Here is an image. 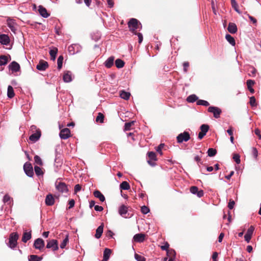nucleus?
I'll list each match as a JSON object with an SVG mask.
<instances>
[{
  "label": "nucleus",
  "instance_id": "41",
  "mask_svg": "<svg viewBox=\"0 0 261 261\" xmlns=\"http://www.w3.org/2000/svg\"><path fill=\"white\" fill-rule=\"evenodd\" d=\"M120 187L123 190H129L130 189V186L127 181H123L120 185Z\"/></svg>",
  "mask_w": 261,
  "mask_h": 261
},
{
  "label": "nucleus",
  "instance_id": "50",
  "mask_svg": "<svg viewBox=\"0 0 261 261\" xmlns=\"http://www.w3.org/2000/svg\"><path fill=\"white\" fill-rule=\"evenodd\" d=\"M232 158L236 163H240V155L238 153H233Z\"/></svg>",
  "mask_w": 261,
  "mask_h": 261
},
{
  "label": "nucleus",
  "instance_id": "18",
  "mask_svg": "<svg viewBox=\"0 0 261 261\" xmlns=\"http://www.w3.org/2000/svg\"><path fill=\"white\" fill-rule=\"evenodd\" d=\"M148 159L147 160V163H151V161H157L156 153L153 151H149L147 153Z\"/></svg>",
  "mask_w": 261,
  "mask_h": 261
},
{
  "label": "nucleus",
  "instance_id": "60",
  "mask_svg": "<svg viewBox=\"0 0 261 261\" xmlns=\"http://www.w3.org/2000/svg\"><path fill=\"white\" fill-rule=\"evenodd\" d=\"M169 244L167 243V242H166L164 245L162 246L161 247V249L163 250H166V251H167V250H169Z\"/></svg>",
  "mask_w": 261,
  "mask_h": 261
},
{
  "label": "nucleus",
  "instance_id": "10",
  "mask_svg": "<svg viewBox=\"0 0 261 261\" xmlns=\"http://www.w3.org/2000/svg\"><path fill=\"white\" fill-rule=\"evenodd\" d=\"M254 230V227L253 226H251L247 230L246 233L244 236L245 241L249 243L251 239V237Z\"/></svg>",
  "mask_w": 261,
  "mask_h": 261
},
{
  "label": "nucleus",
  "instance_id": "37",
  "mask_svg": "<svg viewBox=\"0 0 261 261\" xmlns=\"http://www.w3.org/2000/svg\"><path fill=\"white\" fill-rule=\"evenodd\" d=\"M57 51L58 49L56 48L49 50V53L50 56L51 60L54 61L56 59Z\"/></svg>",
  "mask_w": 261,
  "mask_h": 261
},
{
  "label": "nucleus",
  "instance_id": "25",
  "mask_svg": "<svg viewBox=\"0 0 261 261\" xmlns=\"http://www.w3.org/2000/svg\"><path fill=\"white\" fill-rule=\"evenodd\" d=\"M228 32L231 34H234L237 31V27L235 23H229L227 28Z\"/></svg>",
  "mask_w": 261,
  "mask_h": 261
},
{
  "label": "nucleus",
  "instance_id": "57",
  "mask_svg": "<svg viewBox=\"0 0 261 261\" xmlns=\"http://www.w3.org/2000/svg\"><path fill=\"white\" fill-rule=\"evenodd\" d=\"M175 42H178L177 39L173 37L170 39V43L171 46L175 47L176 45Z\"/></svg>",
  "mask_w": 261,
  "mask_h": 261
},
{
  "label": "nucleus",
  "instance_id": "38",
  "mask_svg": "<svg viewBox=\"0 0 261 261\" xmlns=\"http://www.w3.org/2000/svg\"><path fill=\"white\" fill-rule=\"evenodd\" d=\"M8 63V58L5 55L0 56V66L5 65Z\"/></svg>",
  "mask_w": 261,
  "mask_h": 261
},
{
  "label": "nucleus",
  "instance_id": "20",
  "mask_svg": "<svg viewBox=\"0 0 261 261\" xmlns=\"http://www.w3.org/2000/svg\"><path fill=\"white\" fill-rule=\"evenodd\" d=\"M104 225L103 223H101V225L98 227V228L96 230V233L95 234V237L97 239H99L101 237L103 230Z\"/></svg>",
  "mask_w": 261,
  "mask_h": 261
},
{
  "label": "nucleus",
  "instance_id": "54",
  "mask_svg": "<svg viewBox=\"0 0 261 261\" xmlns=\"http://www.w3.org/2000/svg\"><path fill=\"white\" fill-rule=\"evenodd\" d=\"M149 212V208L146 206H143L141 207V212L143 214H147Z\"/></svg>",
  "mask_w": 261,
  "mask_h": 261
},
{
  "label": "nucleus",
  "instance_id": "58",
  "mask_svg": "<svg viewBox=\"0 0 261 261\" xmlns=\"http://www.w3.org/2000/svg\"><path fill=\"white\" fill-rule=\"evenodd\" d=\"M34 163H42L41 159L37 155L34 156Z\"/></svg>",
  "mask_w": 261,
  "mask_h": 261
},
{
  "label": "nucleus",
  "instance_id": "52",
  "mask_svg": "<svg viewBox=\"0 0 261 261\" xmlns=\"http://www.w3.org/2000/svg\"><path fill=\"white\" fill-rule=\"evenodd\" d=\"M164 144L161 143L156 148V151L158 152L160 155L162 154V150L164 146Z\"/></svg>",
  "mask_w": 261,
  "mask_h": 261
},
{
  "label": "nucleus",
  "instance_id": "16",
  "mask_svg": "<svg viewBox=\"0 0 261 261\" xmlns=\"http://www.w3.org/2000/svg\"><path fill=\"white\" fill-rule=\"evenodd\" d=\"M38 12L43 18H47L50 15L49 13L47 12V10L42 6H39Z\"/></svg>",
  "mask_w": 261,
  "mask_h": 261
},
{
  "label": "nucleus",
  "instance_id": "35",
  "mask_svg": "<svg viewBox=\"0 0 261 261\" xmlns=\"http://www.w3.org/2000/svg\"><path fill=\"white\" fill-rule=\"evenodd\" d=\"M115 65L117 68H122L124 65V62L121 59H118L115 60Z\"/></svg>",
  "mask_w": 261,
  "mask_h": 261
},
{
  "label": "nucleus",
  "instance_id": "45",
  "mask_svg": "<svg viewBox=\"0 0 261 261\" xmlns=\"http://www.w3.org/2000/svg\"><path fill=\"white\" fill-rule=\"evenodd\" d=\"M197 105L199 106H203L207 107L210 105V103L208 101L206 100L200 99L197 101Z\"/></svg>",
  "mask_w": 261,
  "mask_h": 261
},
{
  "label": "nucleus",
  "instance_id": "59",
  "mask_svg": "<svg viewBox=\"0 0 261 261\" xmlns=\"http://www.w3.org/2000/svg\"><path fill=\"white\" fill-rule=\"evenodd\" d=\"M138 37V42L140 44L142 43V41H143V35L141 33H137L136 32V34Z\"/></svg>",
  "mask_w": 261,
  "mask_h": 261
},
{
  "label": "nucleus",
  "instance_id": "48",
  "mask_svg": "<svg viewBox=\"0 0 261 261\" xmlns=\"http://www.w3.org/2000/svg\"><path fill=\"white\" fill-rule=\"evenodd\" d=\"M68 236H66V238L63 240L62 242L60 244L61 248H64L68 243Z\"/></svg>",
  "mask_w": 261,
  "mask_h": 261
},
{
  "label": "nucleus",
  "instance_id": "28",
  "mask_svg": "<svg viewBox=\"0 0 261 261\" xmlns=\"http://www.w3.org/2000/svg\"><path fill=\"white\" fill-rule=\"evenodd\" d=\"M130 96V93L128 92H126L124 90L120 91V96L121 98L125 100H128Z\"/></svg>",
  "mask_w": 261,
  "mask_h": 261
},
{
  "label": "nucleus",
  "instance_id": "55",
  "mask_svg": "<svg viewBox=\"0 0 261 261\" xmlns=\"http://www.w3.org/2000/svg\"><path fill=\"white\" fill-rule=\"evenodd\" d=\"M251 153H252V156L254 158H257V156L258 155V151H257V150L256 149V148H254V147L252 148Z\"/></svg>",
  "mask_w": 261,
  "mask_h": 261
},
{
  "label": "nucleus",
  "instance_id": "64",
  "mask_svg": "<svg viewBox=\"0 0 261 261\" xmlns=\"http://www.w3.org/2000/svg\"><path fill=\"white\" fill-rule=\"evenodd\" d=\"M254 133L255 135H256L259 139H261V135H260V130L258 128H255L254 130Z\"/></svg>",
  "mask_w": 261,
  "mask_h": 261
},
{
  "label": "nucleus",
  "instance_id": "4",
  "mask_svg": "<svg viewBox=\"0 0 261 261\" xmlns=\"http://www.w3.org/2000/svg\"><path fill=\"white\" fill-rule=\"evenodd\" d=\"M56 188L58 191L61 193H67L68 191L67 186L63 182L57 181L56 182Z\"/></svg>",
  "mask_w": 261,
  "mask_h": 261
},
{
  "label": "nucleus",
  "instance_id": "31",
  "mask_svg": "<svg viewBox=\"0 0 261 261\" xmlns=\"http://www.w3.org/2000/svg\"><path fill=\"white\" fill-rule=\"evenodd\" d=\"M14 95L15 94L13 87L10 85L8 86L7 89V96L8 98H12Z\"/></svg>",
  "mask_w": 261,
  "mask_h": 261
},
{
  "label": "nucleus",
  "instance_id": "29",
  "mask_svg": "<svg viewBox=\"0 0 261 261\" xmlns=\"http://www.w3.org/2000/svg\"><path fill=\"white\" fill-rule=\"evenodd\" d=\"M246 84H247V88H248V90L251 93L253 94L254 92V90L252 88V86L255 84L254 81H253L252 80H248L247 81Z\"/></svg>",
  "mask_w": 261,
  "mask_h": 261
},
{
  "label": "nucleus",
  "instance_id": "11",
  "mask_svg": "<svg viewBox=\"0 0 261 261\" xmlns=\"http://www.w3.org/2000/svg\"><path fill=\"white\" fill-rule=\"evenodd\" d=\"M41 134L40 130L39 129L37 130L35 133L32 134L30 136L29 139L31 142L35 143L39 139V138L41 137Z\"/></svg>",
  "mask_w": 261,
  "mask_h": 261
},
{
  "label": "nucleus",
  "instance_id": "13",
  "mask_svg": "<svg viewBox=\"0 0 261 261\" xmlns=\"http://www.w3.org/2000/svg\"><path fill=\"white\" fill-rule=\"evenodd\" d=\"M9 68L13 72H17V71H19V70L20 69V67L19 64L17 62H16L15 61H13L9 64Z\"/></svg>",
  "mask_w": 261,
  "mask_h": 261
},
{
  "label": "nucleus",
  "instance_id": "30",
  "mask_svg": "<svg viewBox=\"0 0 261 261\" xmlns=\"http://www.w3.org/2000/svg\"><path fill=\"white\" fill-rule=\"evenodd\" d=\"M71 48L76 49V50H73V53H72V54H74L75 53H78L80 50L81 47L79 44H72L68 48L70 53H71Z\"/></svg>",
  "mask_w": 261,
  "mask_h": 261
},
{
  "label": "nucleus",
  "instance_id": "62",
  "mask_svg": "<svg viewBox=\"0 0 261 261\" xmlns=\"http://www.w3.org/2000/svg\"><path fill=\"white\" fill-rule=\"evenodd\" d=\"M234 201L232 200H230L228 203V207H229V209H232L234 207Z\"/></svg>",
  "mask_w": 261,
  "mask_h": 261
},
{
  "label": "nucleus",
  "instance_id": "46",
  "mask_svg": "<svg viewBox=\"0 0 261 261\" xmlns=\"http://www.w3.org/2000/svg\"><path fill=\"white\" fill-rule=\"evenodd\" d=\"M207 153L208 156L212 157L216 155L217 151L215 149L211 148L208 149Z\"/></svg>",
  "mask_w": 261,
  "mask_h": 261
},
{
  "label": "nucleus",
  "instance_id": "44",
  "mask_svg": "<svg viewBox=\"0 0 261 261\" xmlns=\"http://www.w3.org/2000/svg\"><path fill=\"white\" fill-rule=\"evenodd\" d=\"M63 59L62 56H60L57 59L58 69L59 70L62 67Z\"/></svg>",
  "mask_w": 261,
  "mask_h": 261
},
{
  "label": "nucleus",
  "instance_id": "49",
  "mask_svg": "<svg viewBox=\"0 0 261 261\" xmlns=\"http://www.w3.org/2000/svg\"><path fill=\"white\" fill-rule=\"evenodd\" d=\"M12 199L9 195L6 194L4 196L3 198V201L5 203H7L8 204H10L11 202Z\"/></svg>",
  "mask_w": 261,
  "mask_h": 261
},
{
  "label": "nucleus",
  "instance_id": "5",
  "mask_svg": "<svg viewBox=\"0 0 261 261\" xmlns=\"http://www.w3.org/2000/svg\"><path fill=\"white\" fill-rule=\"evenodd\" d=\"M208 112L213 113L214 117L216 118H219L222 112L220 108L214 106L210 107L208 108Z\"/></svg>",
  "mask_w": 261,
  "mask_h": 261
},
{
  "label": "nucleus",
  "instance_id": "12",
  "mask_svg": "<svg viewBox=\"0 0 261 261\" xmlns=\"http://www.w3.org/2000/svg\"><path fill=\"white\" fill-rule=\"evenodd\" d=\"M190 192L194 194H196L198 197H202L204 194L203 190H199L198 187L196 186L191 187L190 188Z\"/></svg>",
  "mask_w": 261,
  "mask_h": 261
},
{
  "label": "nucleus",
  "instance_id": "14",
  "mask_svg": "<svg viewBox=\"0 0 261 261\" xmlns=\"http://www.w3.org/2000/svg\"><path fill=\"white\" fill-rule=\"evenodd\" d=\"M9 37L6 34L0 35V43L5 45H8L10 43Z\"/></svg>",
  "mask_w": 261,
  "mask_h": 261
},
{
  "label": "nucleus",
  "instance_id": "1",
  "mask_svg": "<svg viewBox=\"0 0 261 261\" xmlns=\"http://www.w3.org/2000/svg\"><path fill=\"white\" fill-rule=\"evenodd\" d=\"M142 28L141 23L136 18H131L128 22V27L129 30L134 34H136V30L139 28Z\"/></svg>",
  "mask_w": 261,
  "mask_h": 261
},
{
  "label": "nucleus",
  "instance_id": "17",
  "mask_svg": "<svg viewBox=\"0 0 261 261\" xmlns=\"http://www.w3.org/2000/svg\"><path fill=\"white\" fill-rule=\"evenodd\" d=\"M45 204L48 206H51L55 203V199L52 194L47 195L45 200Z\"/></svg>",
  "mask_w": 261,
  "mask_h": 261
},
{
  "label": "nucleus",
  "instance_id": "61",
  "mask_svg": "<svg viewBox=\"0 0 261 261\" xmlns=\"http://www.w3.org/2000/svg\"><path fill=\"white\" fill-rule=\"evenodd\" d=\"M81 188H82V187L80 185H79V184L76 185L74 187V193H76L77 192L81 191Z\"/></svg>",
  "mask_w": 261,
  "mask_h": 261
},
{
  "label": "nucleus",
  "instance_id": "63",
  "mask_svg": "<svg viewBox=\"0 0 261 261\" xmlns=\"http://www.w3.org/2000/svg\"><path fill=\"white\" fill-rule=\"evenodd\" d=\"M69 206L68 207V208L69 209H70L71 208H72L74 206V204H75V201L73 199H70L69 200V203H68Z\"/></svg>",
  "mask_w": 261,
  "mask_h": 261
},
{
  "label": "nucleus",
  "instance_id": "21",
  "mask_svg": "<svg viewBox=\"0 0 261 261\" xmlns=\"http://www.w3.org/2000/svg\"><path fill=\"white\" fill-rule=\"evenodd\" d=\"M133 239L136 242H143L145 239V234L143 233L136 234L134 236Z\"/></svg>",
  "mask_w": 261,
  "mask_h": 261
},
{
  "label": "nucleus",
  "instance_id": "42",
  "mask_svg": "<svg viewBox=\"0 0 261 261\" xmlns=\"http://www.w3.org/2000/svg\"><path fill=\"white\" fill-rule=\"evenodd\" d=\"M95 121L96 122L103 123L104 121V115L102 113H99L96 118Z\"/></svg>",
  "mask_w": 261,
  "mask_h": 261
},
{
  "label": "nucleus",
  "instance_id": "22",
  "mask_svg": "<svg viewBox=\"0 0 261 261\" xmlns=\"http://www.w3.org/2000/svg\"><path fill=\"white\" fill-rule=\"evenodd\" d=\"M32 238L31 231L29 232L25 231L23 232L21 240L23 242L26 243L28 241L30 240Z\"/></svg>",
  "mask_w": 261,
  "mask_h": 261
},
{
  "label": "nucleus",
  "instance_id": "53",
  "mask_svg": "<svg viewBox=\"0 0 261 261\" xmlns=\"http://www.w3.org/2000/svg\"><path fill=\"white\" fill-rule=\"evenodd\" d=\"M249 103L252 107L256 106V99L254 96H252L250 98Z\"/></svg>",
  "mask_w": 261,
  "mask_h": 261
},
{
  "label": "nucleus",
  "instance_id": "24",
  "mask_svg": "<svg viewBox=\"0 0 261 261\" xmlns=\"http://www.w3.org/2000/svg\"><path fill=\"white\" fill-rule=\"evenodd\" d=\"M63 79L64 82L69 83L72 81L71 73L68 71L63 75Z\"/></svg>",
  "mask_w": 261,
  "mask_h": 261
},
{
  "label": "nucleus",
  "instance_id": "23",
  "mask_svg": "<svg viewBox=\"0 0 261 261\" xmlns=\"http://www.w3.org/2000/svg\"><path fill=\"white\" fill-rule=\"evenodd\" d=\"M190 139V136L188 132L185 131L182 133H180V143L185 141L187 142Z\"/></svg>",
  "mask_w": 261,
  "mask_h": 261
},
{
  "label": "nucleus",
  "instance_id": "26",
  "mask_svg": "<svg viewBox=\"0 0 261 261\" xmlns=\"http://www.w3.org/2000/svg\"><path fill=\"white\" fill-rule=\"evenodd\" d=\"M111 250L109 248H106L103 252V257L102 261H108L111 254Z\"/></svg>",
  "mask_w": 261,
  "mask_h": 261
},
{
  "label": "nucleus",
  "instance_id": "47",
  "mask_svg": "<svg viewBox=\"0 0 261 261\" xmlns=\"http://www.w3.org/2000/svg\"><path fill=\"white\" fill-rule=\"evenodd\" d=\"M208 129L209 126L206 124H202L200 126L201 132L203 133V134L204 133L205 134H206V133L208 132Z\"/></svg>",
  "mask_w": 261,
  "mask_h": 261
},
{
  "label": "nucleus",
  "instance_id": "15",
  "mask_svg": "<svg viewBox=\"0 0 261 261\" xmlns=\"http://www.w3.org/2000/svg\"><path fill=\"white\" fill-rule=\"evenodd\" d=\"M128 212V207L124 205H121L118 210L119 214L123 217L126 218L127 217L126 216V214Z\"/></svg>",
  "mask_w": 261,
  "mask_h": 261
},
{
  "label": "nucleus",
  "instance_id": "33",
  "mask_svg": "<svg viewBox=\"0 0 261 261\" xmlns=\"http://www.w3.org/2000/svg\"><path fill=\"white\" fill-rule=\"evenodd\" d=\"M198 99V97L195 94L190 95L187 98V101L190 103H193L196 101H197Z\"/></svg>",
  "mask_w": 261,
  "mask_h": 261
},
{
  "label": "nucleus",
  "instance_id": "9",
  "mask_svg": "<svg viewBox=\"0 0 261 261\" xmlns=\"http://www.w3.org/2000/svg\"><path fill=\"white\" fill-rule=\"evenodd\" d=\"M48 67V64L46 61L41 60L36 66L37 70L39 71H45Z\"/></svg>",
  "mask_w": 261,
  "mask_h": 261
},
{
  "label": "nucleus",
  "instance_id": "34",
  "mask_svg": "<svg viewBox=\"0 0 261 261\" xmlns=\"http://www.w3.org/2000/svg\"><path fill=\"white\" fill-rule=\"evenodd\" d=\"M225 39L232 46L235 45L236 43L234 39L230 35L226 34L225 36Z\"/></svg>",
  "mask_w": 261,
  "mask_h": 261
},
{
  "label": "nucleus",
  "instance_id": "43",
  "mask_svg": "<svg viewBox=\"0 0 261 261\" xmlns=\"http://www.w3.org/2000/svg\"><path fill=\"white\" fill-rule=\"evenodd\" d=\"M34 170H35L36 174L37 176L43 175V174L44 173V172L42 171V169L41 168H40L39 167L37 166L34 167Z\"/></svg>",
  "mask_w": 261,
  "mask_h": 261
},
{
  "label": "nucleus",
  "instance_id": "6",
  "mask_svg": "<svg viewBox=\"0 0 261 261\" xmlns=\"http://www.w3.org/2000/svg\"><path fill=\"white\" fill-rule=\"evenodd\" d=\"M45 245L44 241L42 239L38 238L36 239L34 241L33 246L34 247L39 250H42Z\"/></svg>",
  "mask_w": 261,
  "mask_h": 261
},
{
  "label": "nucleus",
  "instance_id": "56",
  "mask_svg": "<svg viewBox=\"0 0 261 261\" xmlns=\"http://www.w3.org/2000/svg\"><path fill=\"white\" fill-rule=\"evenodd\" d=\"M134 121H132L131 122H127L125 123V130H129L130 129V126L134 124Z\"/></svg>",
  "mask_w": 261,
  "mask_h": 261
},
{
  "label": "nucleus",
  "instance_id": "7",
  "mask_svg": "<svg viewBox=\"0 0 261 261\" xmlns=\"http://www.w3.org/2000/svg\"><path fill=\"white\" fill-rule=\"evenodd\" d=\"M23 169L25 174L30 176L32 177L34 175V170L32 164H24Z\"/></svg>",
  "mask_w": 261,
  "mask_h": 261
},
{
  "label": "nucleus",
  "instance_id": "39",
  "mask_svg": "<svg viewBox=\"0 0 261 261\" xmlns=\"http://www.w3.org/2000/svg\"><path fill=\"white\" fill-rule=\"evenodd\" d=\"M42 257H39L37 255H31L29 256V261H41Z\"/></svg>",
  "mask_w": 261,
  "mask_h": 261
},
{
  "label": "nucleus",
  "instance_id": "32",
  "mask_svg": "<svg viewBox=\"0 0 261 261\" xmlns=\"http://www.w3.org/2000/svg\"><path fill=\"white\" fill-rule=\"evenodd\" d=\"M8 27L10 28L11 31L15 33L16 28L15 27V23L12 20H8L7 21Z\"/></svg>",
  "mask_w": 261,
  "mask_h": 261
},
{
  "label": "nucleus",
  "instance_id": "8",
  "mask_svg": "<svg viewBox=\"0 0 261 261\" xmlns=\"http://www.w3.org/2000/svg\"><path fill=\"white\" fill-rule=\"evenodd\" d=\"M60 137L62 139H67L70 136V131L69 128H65L60 131Z\"/></svg>",
  "mask_w": 261,
  "mask_h": 261
},
{
  "label": "nucleus",
  "instance_id": "36",
  "mask_svg": "<svg viewBox=\"0 0 261 261\" xmlns=\"http://www.w3.org/2000/svg\"><path fill=\"white\" fill-rule=\"evenodd\" d=\"M231 2V5L232 7L234 9V10L238 12V13L240 14L241 12L239 9V6L236 2V0H230Z\"/></svg>",
  "mask_w": 261,
  "mask_h": 261
},
{
  "label": "nucleus",
  "instance_id": "2",
  "mask_svg": "<svg viewBox=\"0 0 261 261\" xmlns=\"http://www.w3.org/2000/svg\"><path fill=\"white\" fill-rule=\"evenodd\" d=\"M18 238L19 236L16 232H13L10 234L8 243L9 247L14 249L16 247Z\"/></svg>",
  "mask_w": 261,
  "mask_h": 261
},
{
  "label": "nucleus",
  "instance_id": "40",
  "mask_svg": "<svg viewBox=\"0 0 261 261\" xmlns=\"http://www.w3.org/2000/svg\"><path fill=\"white\" fill-rule=\"evenodd\" d=\"M167 254L170 257V259L168 261H173L172 257H174L175 256V252L173 249H169L167 250Z\"/></svg>",
  "mask_w": 261,
  "mask_h": 261
},
{
  "label": "nucleus",
  "instance_id": "27",
  "mask_svg": "<svg viewBox=\"0 0 261 261\" xmlns=\"http://www.w3.org/2000/svg\"><path fill=\"white\" fill-rule=\"evenodd\" d=\"M94 196L98 198L101 202H103L105 200V197L104 195L98 190H96L93 192Z\"/></svg>",
  "mask_w": 261,
  "mask_h": 261
},
{
  "label": "nucleus",
  "instance_id": "19",
  "mask_svg": "<svg viewBox=\"0 0 261 261\" xmlns=\"http://www.w3.org/2000/svg\"><path fill=\"white\" fill-rule=\"evenodd\" d=\"M115 58L114 56H111L105 62L104 65L107 68H111L114 64Z\"/></svg>",
  "mask_w": 261,
  "mask_h": 261
},
{
  "label": "nucleus",
  "instance_id": "51",
  "mask_svg": "<svg viewBox=\"0 0 261 261\" xmlns=\"http://www.w3.org/2000/svg\"><path fill=\"white\" fill-rule=\"evenodd\" d=\"M135 258L137 261H146L145 258L137 253L135 254Z\"/></svg>",
  "mask_w": 261,
  "mask_h": 261
},
{
  "label": "nucleus",
  "instance_id": "3",
  "mask_svg": "<svg viewBox=\"0 0 261 261\" xmlns=\"http://www.w3.org/2000/svg\"><path fill=\"white\" fill-rule=\"evenodd\" d=\"M46 247L51 249L53 251L58 250L59 249L58 241L55 239L47 241Z\"/></svg>",
  "mask_w": 261,
  "mask_h": 261
}]
</instances>
